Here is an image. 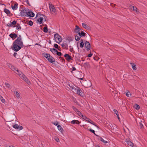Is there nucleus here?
Returning a JSON list of instances; mask_svg holds the SVG:
<instances>
[{"mask_svg":"<svg viewBox=\"0 0 147 147\" xmlns=\"http://www.w3.org/2000/svg\"><path fill=\"white\" fill-rule=\"evenodd\" d=\"M65 59L68 62H70L71 60H73L72 57L68 54H65L64 55Z\"/></svg>","mask_w":147,"mask_h":147,"instance_id":"6e6552de","label":"nucleus"},{"mask_svg":"<svg viewBox=\"0 0 147 147\" xmlns=\"http://www.w3.org/2000/svg\"><path fill=\"white\" fill-rule=\"evenodd\" d=\"M4 12L7 15H9L11 13L10 11L8 9H7L6 8H5L4 9ZM9 16H12V14H11V15H9Z\"/></svg>","mask_w":147,"mask_h":147,"instance_id":"412c9836","label":"nucleus"},{"mask_svg":"<svg viewBox=\"0 0 147 147\" xmlns=\"http://www.w3.org/2000/svg\"><path fill=\"white\" fill-rule=\"evenodd\" d=\"M81 30L80 28L78 26L76 25V28L74 30L75 33H78L80 32V31Z\"/></svg>","mask_w":147,"mask_h":147,"instance_id":"a211bd4d","label":"nucleus"},{"mask_svg":"<svg viewBox=\"0 0 147 147\" xmlns=\"http://www.w3.org/2000/svg\"><path fill=\"white\" fill-rule=\"evenodd\" d=\"M16 74L19 75L20 77H21L22 75V72H21L20 71H19V70L18 72H16Z\"/></svg>","mask_w":147,"mask_h":147,"instance_id":"49530a36","label":"nucleus"},{"mask_svg":"<svg viewBox=\"0 0 147 147\" xmlns=\"http://www.w3.org/2000/svg\"><path fill=\"white\" fill-rule=\"evenodd\" d=\"M78 115L80 117H81V116H82V114L80 111H79V112H78Z\"/></svg>","mask_w":147,"mask_h":147,"instance_id":"e2e57ef3","label":"nucleus"},{"mask_svg":"<svg viewBox=\"0 0 147 147\" xmlns=\"http://www.w3.org/2000/svg\"><path fill=\"white\" fill-rule=\"evenodd\" d=\"M85 46L86 48L87 51H89L91 48V45L89 42L86 41L85 43Z\"/></svg>","mask_w":147,"mask_h":147,"instance_id":"9b49d317","label":"nucleus"},{"mask_svg":"<svg viewBox=\"0 0 147 147\" xmlns=\"http://www.w3.org/2000/svg\"><path fill=\"white\" fill-rule=\"evenodd\" d=\"M92 55H93L92 53L91 52H90V53L88 54V56L89 57H92Z\"/></svg>","mask_w":147,"mask_h":147,"instance_id":"052dcab7","label":"nucleus"},{"mask_svg":"<svg viewBox=\"0 0 147 147\" xmlns=\"http://www.w3.org/2000/svg\"><path fill=\"white\" fill-rule=\"evenodd\" d=\"M84 67L85 68H90V65L89 63L86 62L84 63L83 65Z\"/></svg>","mask_w":147,"mask_h":147,"instance_id":"4be33fe9","label":"nucleus"},{"mask_svg":"<svg viewBox=\"0 0 147 147\" xmlns=\"http://www.w3.org/2000/svg\"><path fill=\"white\" fill-rule=\"evenodd\" d=\"M38 15H40V16H45V15L41 14L40 12H38V13L37 14L36 17L38 16Z\"/></svg>","mask_w":147,"mask_h":147,"instance_id":"8fccbe9b","label":"nucleus"},{"mask_svg":"<svg viewBox=\"0 0 147 147\" xmlns=\"http://www.w3.org/2000/svg\"><path fill=\"white\" fill-rule=\"evenodd\" d=\"M64 45L65 46V49H68V44L67 43H64Z\"/></svg>","mask_w":147,"mask_h":147,"instance_id":"3c124183","label":"nucleus"},{"mask_svg":"<svg viewBox=\"0 0 147 147\" xmlns=\"http://www.w3.org/2000/svg\"><path fill=\"white\" fill-rule=\"evenodd\" d=\"M56 54H57V55L59 56H61L63 55L61 52H59L58 51Z\"/></svg>","mask_w":147,"mask_h":147,"instance_id":"37998d69","label":"nucleus"},{"mask_svg":"<svg viewBox=\"0 0 147 147\" xmlns=\"http://www.w3.org/2000/svg\"><path fill=\"white\" fill-rule=\"evenodd\" d=\"M69 51L71 52H74V50H73V47H71L70 48V49H69ZM73 53H74V52H73Z\"/></svg>","mask_w":147,"mask_h":147,"instance_id":"0e129e2a","label":"nucleus"},{"mask_svg":"<svg viewBox=\"0 0 147 147\" xmlns=\"http://www.w3.org/2000/svg\"><path fill=\"white\" fill-rule=\"evenodd\" d=\"M26 16L30 17H33L34 16V13L32 11H27L26 13Z\"/></svg>","mask_w":147,"mask_h":147,"instance_id":"9d476101","label":"nucleus"},{"mask_svg":"<svg viewBox=\"0 0 147 147\" xmlns=\"http://www.w3.org/2000/svg\"><path fill=\"white\" fill-rule=\"evenodd\" d=\"M26 10L25 9H22L20 13V16H26Z\"/></svg>","mask_w":147,"mask_h":147,"instance_id":"2eb2a0df","label":"nucleus"},{"mask_svg":"<svg viewBox=\"0 0 147 147\" xmlns=\"http://www.w3.org/2000/svg\"><path fill=\"white\" fill-rule=\"evenodd\" d=\"M73 39L72 37L71 36H68L67 37H66V40H67L68 41V42L69 43L71 41L73 40Z\"/></svg>","mask_w":147,"mask_h":147,"instance_id":"c756f323","label":"nucleus"},{"mask_svg":"<svg viewBox=\"0 0 147 147\" xmlns=\"http://www.w3.org/2000/svg\"><path fill=\"white\" fill-rule=\"evenodd\" d=\"M28 24L30 26H32L33 24V22L32 21L30 20L28 22Z\"/></svg>","mask_w":147,"mask_h":147,"instance_id":"09e8293b","label":"nucleus"},{"mask_svg":"<svg viewBox=\"0 0 147 147\" xmlns=\"http://www.w3.org/2000/svg\"><path fill=\"white\" fill-rule=\"evenodd\" d=\"M88 122L96 126L98 128H99V127L95 124V123L92 121L91 119L89 120V121Z\"/></svg>","mask_w":147,"mask_h":147,"instance_id":"f704fd0d","label":"nucleus"},{"mask_svg":"<svg viewBox=\"0 0 147 147\" xmlns=\"http://www.w3.org/2000/svg\"><path fill=\"white\" fill-rule=\"evenodd\" d=\"M21 78L25 81L28 85H29L31 84V82L27 77L24 74L22 75L20 77Z\"/></svg>","mask_w":147,"mask_h":147,"instance_id":"39448f33","label":"nucleus"},{"mask_svg":"<svg viewBox=\"0 0 147 147\" xmlns=\"http://www.w3.org/2000/svg\"><path fill=\"white\" fill-rule=\"evenodd\" d=\"M86 38L88 40H90L91 39L90 36L88 34V36H86Z\"/></svg>","mask_w":147,"mask_h":147,"instance_id":"5fc2aeb1","label":"nucleus"},{"mask_svg":"<svg viewBox=\"0 0 147 147\" xmlns=\"http://www.w3.org/2000/svg\"><path fill=\"white\" fill-rule=\"evenodd\" d=\"M52 123L57 127L58 125H59L58 122L56 121L55 122H52Z\"/></svg>","mask_w":147,"mask_h":147,"instance_id":"ea45409f","label":"nucleus"},{"mask_svg":"<svg viewBox=\"0 0 147 147\" xmlns=\"http://www.w3.org/2000/svg\"><path fill=\"white\" fill-rule=\"evenodd\" d=\"M9 65H8L10 67V68L13 71H16L17 72H19V70L16 67L12 65L10 63L8 64Z\"/></svg>","mask_w":147,"mask_h":147,"instance_id":"f8f14e48","label":"nucleus"},{"mask_svg":"<svg viewBox=\"0 0 147 147\" xmlns=\"http://www.w3.org/2000/svg\"><path fill=\"white\" fill-rule=\"evenodd\" d=\"M9 36L12 38L13 40L18 37L17 34L14 33H11L9 35Z\"/></svg>","mask_w":147,"mask_h":147,"instance_id":"f3484780","label":"nucleus"},{"mask_svg":"<svg viewBox=\"0 0 147 147\" xmlns=\"http://www.w3.org/2000/svg\"><path fill=\"white\" fill-rule=\"evenodd\" d=\"M17 21L14 20L13 22L10 23H9L7 24V26L9 27L12 26L13 27L16 26V24H17Z\"/></svg>","mask_w":147,"mask_h":147,"instance_id":"1a4fd4ad","label":"nucleus"},{"mask_svg":"<svg viewBox=\"0 0 147 147\" xmlns=\"http://www.w3.org/2000/svg\"><path fill=\"white\" fill-rule=\"evenodd\" d=\"M50 51L53 53V52H54L56 54V53L57 52V50L55 49L54 48H53V49H51Z\"/></svg>","mask_w":147,"mask_h":147,"instance_id":"c9c22d12","label":"nucleus"},{"mask_svg":"<svg viewBox=\"0 0 147 147\" xmlns=\"http://www.w3.org/2000/svg\"><path fill=\"white\" fill-rule=\"evenodd\" d=\"M93 58L94 60H96V61H98V59H99L98 57H94Z\"/></svg>","mask_w":147,"mask_h":147,"instance_id":"bf43d9fd","label":"nucleus"},{"mask_svg":"<svg viewBox=\"0 0 147 147\" xmlns=\"http://www.w3.org/2000/svg\"><path fill=\"white\" fill-rule=\"evenodd\" d=\"M5 84L6 86L8 88H9L10 86V85L7 83H5Z\"/></svg>","mask_w":147,"mask_h":147,"instance_id":"6e6d98bb","label":"nucleus"},{"mask_svg":"<svg viewBox=\"0 0 147 147\" xmlns=\"http://www.w3.org/2000/svg\"><path fill=\"white\" fill-rule=\"evenodd\" d=\"M126 142L128 145H129L131 146H133V143L131 141H129H129H126Z\"/></svg>","mask_w":147,"mask_h":147,"instance_id":"2f4dec72","label":"nucleus"},{"mask_svg":"<svg viewBox=\"0 0 147 147\" xmlns=\"http://www.w3.org/2000/svg\"><path fill=\"white\" fill-rule=\"evenodd\" d=\"M54 37L55 41L58 44H59L61 41L62 38L57 33L55 34L54 35Z\"/></svg>","mask_w":147,"mask_h":147,"instance_id":"7ed1b4c3","label":"nucleus"},{"mask_svg":"<svg viewBox=\"0 0 147 147\" xmlns=\"http://www.w3.org/2000/svg\"><path fill=\"white\" fill-rule=\"evenodd\" d=\"M61 45L62 46L63 49H65V46L64 45V42H63V44H61Z\"/></svg>","mask_w":147,"mask_h":147,"instance_id":"4d7b16f0","label":"nucleus"},{"mask_svg":"<svg viewBox=\"0 0 147 147\" xmlns=\"http://www.w3.org/2000/svg\"><path fill=\"white\" fill-rule=\"evenodd\" d=\"M57 127L59 131H60L62 133L63 131V129L62 127L60 125H59L57 126Z\"/></svg>","mask_w":147,"mask_h":147,"instance_id":"473e14b6","label":"nucleus"},{"mask_svg":"<svg viewBox=\"0 0 147 147\" xmlns=\"http://www.w3.org/2000/svg\"><path fill=\"white\" fill-rule=\"evenodd\" d=\"M16 119V116L14 114L11 113V114L8 115L7 116V119L8 121H13V120H15Z\"/></svg>","mask_w":147,"mask_h":147,"instance_id":"20e7f679","label":"nucleus"},{"mask_svg":"<svg viewBox=\"0 0 147 147\" xmlns=\"http://www.w3.org/2000/svg\"><path fill=\"white\" fill-rule=\"evenodd\" d=\"M76 88H78V89L77 91H76V93L79 95L80 96H83L84 94L82 92L81 89L78 86H77Z\"/></svg>","mask_w":147,"mask_h":147,"instance_id":"ddd939ff","label":"nucleus"},{"mask_svg":"<svg viewBox=\"0 0 147 147\" xmlns=\"http://www.w3.org/2000/svg\"><path fill=\"white\" fill-rule=\"evenodd\" d=\"M44 18H43L44 19V21H46L47 20V17L45 16H44Z\"/></svg>","mask_w":147,"mask_h":147,"instance_id":"774afa93","label":"nucleus"},{"mask_svg":"<svg viewBox=\"0 0 147 147\" xmlns=\"http://www.w3.org/2000/svg\"><path fill=\"white\" fill-rule=\"evenodd\" d=\"M1 100V102L3 103H5V100L3 98V97L1 99H0Z\"/></svg>","mask_w":147,"mask_h":147,"instance_id":"13d9d810","label":"nucleus"},{"mask_svg":"<svg viewBox=\"0 0 147 147\" xmlns=\"http://www.w3.org/2000/svg\"><path fill=\"white\" fill-rule=\"evenodd\" d=\"M61 60V62L63 63H65V61L64 59L63 58Z\"/></svg>","mask_w":147,"mask_h":147,"instance_id":"338daca9","label":"nucleus"},{"mask_svg":"<svg viewBox=\"0 0 147 147\" xmlns=\"http://www.w3.org/2000/svg\"><path fill=\"white\" fill-rule=\"evenodd\" d=\"M84 84V86L86 88L90 87L92 86L91 82L90 80H86Z\"/></svg>","mask_w":147,"mask_h":147,"instance_id":"0eeeda50","label":"nucleus"},{"mask_svg":"<svg viewBox=\"0 0 147 147\" xmlns=\"http://www.w3.org/2000/svg\"><path fill=\"white\" fill-rule=\"evenodd\" d=\"M72 88H70V90H72V91L74 93H76V91H77L78 88H75L74 87H71Z\"/></svg>","mask_w":147,"mask_h":147,"instance_id":"72a5a7b5","label":"nucleus"},{"mask_svg":"<svg viewBox=\"0 0 147 147\" xmlns=\"http://www.w3.org/2000/svg\"><path fill=\"white\" fill-rule=\"evenodd\" d=\"M18 3L16 2L14 3V4L13 6L12 5H11V7L13 10H16L18 8Z\"/></svg>","mask_w":147,"mask_h":147,"instance_id":"aec40b11","label":"nucleus"},{"mask_svg":"<svg viewBox=\"0 0 147 147\" xmlns=\"http://www.w3.org/2000/svg\"><path fill=\"white\" fill-rule=\"evenodd\" d=\"M43 56L47 59L49 62L52 64L54 63L55 60L52 56L48 53H43Z\"/></svg>","mask_w":147,"mask_h":147,"instance_id":"f03ea898","label":"nucleus"},{"mask_svg":"<svg viewBox=\"0 0 147 147\" xmlns=\"http://www.w3.org/2000/svg\"><path fill=\"white\" fill-rule=\"evenodd\" d=\"M78 34L81 37L83 36H85L86 35V34L84 31H82L81 32H79Z\"/></svg>","mask_w":147,"mask_h":147,"instance_id":"b1692460","label":"nucleus"},{"mask_svg":"<svg viewBox=\"0 0 147 147\" xmlns=\"http://www.w3.org/2000/svg\"><path fill=\"white\" fill-rule=\"evenodd\" d=\"M88 130L90 132L93 133L94 135L96 136H98V135H97L95 132V131L94 130L92 129L91 128L89 129H88Z\"/></svg>","mask_w":147,"mask_h":147,"instance_id":"4c0bfd02","label":"nucleus"},{"mask_svg":"<svg viewBox=\"0 0 147 147\" xmlns=\"http://www.w3.org/2000/svg\"><path fill=\"white\" fill-rule=\"evenodd\" d=\"M113 111L115 113V114H116V115L117 116V118L119 120V121H120V119L119 118V114H118V112L117 111L116 109H114L113 110Z\"/></svg>","mask_w":147,"mask_h":147,"instance_id":"bb28decb","label":"nucleus"},{"mask_svg":"<svg viewBox=\"0 0 147 147\" xmlns=\"http://www.w3.org/2000/svg\"><path fill=\"white\" fill-rule=\"evenodd\" d=\"M45 26L43 28V31L45 33H47L48 31V29L47 25L45 24Z\"/></svg>","mask_w":147,"mask_h":147,"instance_id":"7c9ffc66","label":"nucleus"},{"mask_svg":"<svg viewBox=\"0 0 147 147\" xmlns=\"http://www.w3.org/2000/svg\"><path fill=\"white\" fill-rule=\"evenodd\" d=\"M71 69L72 71H71V73H72V71H75L76 70V68L75 67H72Z\"/></svg>","mask_w":147,"mask_h":147,"instance_id":"680f3d73","label":"nucleus"},{"mask_svg":"<svg viewBox=\"0 0 147 147\" xmlns=\"http://www.w3.org/2000/svg\"><path fill=\"white\" fill-rule=\"evenodd\" d=\"M71 123L72 124H80L81 122L78 120H74L71 121Z\"/></svg>","mask_w":147,"mask_h":147,"instance_id":"6ab92c4d","label":"nucleus"},{"mask_svg":"<svg viewBox=\"0 0 147 147\" xmlns=\"http://www.w3.org/2000/svg\"><path fill=\"white\" fill-rule=\"evenodd\" d=\"M81 37H79L77 35H76L75 36V39L77 41H79Z\"/></svg>","mask_w":147,"mask_h":147,"instance_id":"a19ab883","label":"nucleus"},{"mask_svg":"<svg viewBox=\"0 0 147 147\" xmlns=\"http://www.w3.org/2000/svg\"><path fill=\"white\" fill-rule=\"evenodd\" d=\"M72 100L73 101L76 103V104L78 105H80L79 103L78 102V101L76 100V99L74 97H72Z\"/></svg>","mask_w":147,"mask_h":147,"instance_id":"e433bc0d","label":"nucleus"},{"mask_svg":"<svg viewBox=\"0 0 147 147\" xmlns=\"http://www.w3.org/2000/svg\"><path fill=\"white\" fill-rule=\"evenodd\" d=\"M17 26H16V29L17 30H20L21 29V26L20 25V24H18L17 23Z\"/></svg>","mask_w":147,"mask_h":147,"instance_id":"a18cd8bd","label":"nucleus"},{"mask_svg":"<svg viewBox=\"0 0 147 147\" xmlns=\"http://www.w3.org/2000/svg\"><path fill=\"white\" fill-rule=\"evenodd\" d=\"M13 127L16 129H19L20 130H21L23 128V127L22 126L19 125L17 124L13 125Z\"/></svg>","mask_w":147,"mask_h":147,"instance_id":"dca6fc26","label":"nucleus"},{"mask_svg":"<svg viewBox=\"0 0 147 147\" xmlns=\"http://www.w3.org/2000/svg\"><path fill=\"white\" fill-rule=\"evenodd\" d=\"M110 5L112 7H114L116 5L114 4H113V3H111L110 4Z\"/></svg>","mask_w":147,"mask_h":147,"instance_id":"69168bd1","label":"nucleus"},{"mask_svg":"<svg viewBox=\"0 0 147 147\" xmlns=\"http://www.w3.org/2000/svg\"><path fill=\"white\" fill-rule=\"evenodd\" d=\"M135 109L137 110L140 109V106L137 104H136L135 105Z\"/></svg>","mask_w":147,"mask_h":147,"instance_id":"79ce46f5","label":"nucleus"},{"mask_svg":"<svg viewBox=\"0 0 147 147\" xmlns=\"http://www.w3.org/2000/svg\"><path fill=\"white\" fill-rule=\"evenodd\" d=\"M14 93L16 94V96L17 98H18L20 97V95L17 91H14Z\"/></svg>","mask_w":147,"mask_h":147,"instance_id":"58836bf2","label":"nucleus"},{"mask_svg":"<svg viewBox=\"0 0 147 147\" xmlns=\"http://www.w3.org/2000/svg\"><path fill=\"white\" fill-rule=\"evenodd\" d=\"M142 121L141 120H140V121L138 123L137 122L138 126H140V127L142 129L144 128V126L142 124Z\"/></svg>","mask_w":147,"mask_h":147,"instance_id":"a878e982","label":"nucleus"},{"mask_svg":"<svg viewBox=\"0 0 147 147\" xmlns=\"http://www.w3.org/2000/svg\"><path fill=\"white\" fill-rule=\"evenodd\" d=\"M43 18L42 17H40L36 20V22L37 23H39L40 24H42L43 23Z\"/></svg>","mask_w":147,"mask_h":147,"instance_id":"5701e85b","label":"nucleus"},{"mask_svg":"<svg viewBox=\"0 0 147 147\" xmlns=\"http://www.w3.org/2000/svg\"><path fill=\"white\" fill-rule=\"evenodd\" d=\"M133 9L134 11H137L138 9L136 6H133Z\"/></svg>","mask_w":147,"mask_h":147,"instance_id":"864d4df0","label":"nucleus"},{"mask_svg":"<svg viewBox=\"0 0 147 147\" xmlns=\"http://www.w3.org/2000/svg\"><path fill=\"white\" fill-rule=\"evenodd\" d=\"M94 144L92 142H89L87 144L86 146L87 147H94Z\"/></svg>","mask_w":147,"mask_h":147,"instance_id":"393cba45","label":"nucleus"},{"mask_svg":"<svg viewBox=\"0 0 147 147\" xmlns=\"http://www.w3.org/2000/svg\"><path fill=\"white\" fill-rule=\"evenodd\" d=\"M83 119L88 122L89 121V120H90V119L87 117L86 116L84 117V118H83Z\"/></svg>","mask_w":147,"mask_h":147,"instance_id":"c03bdc74","label":"nucleus"},{"mask_svg":"<svg viewBox=\"0 0 147 147\" xmlns=\"http://www.w3.org/2000/svg\"><path fill=\"white\" fill-rule=\"evenodd\" d=\"M54 47L55 48V49H58L59 47V46L56 44H54Z\"/></svg>","mask_w":147,"mask_h":147,"instance_id":"603ef678","label":"nucleus"},{"mask_svg":"<svg viewBox=\"0 0 147 147\" xmlns=\"http://www.w3.org/2000/svg\"><path fill=\"white\" fill-rule=\"evenodd\" d=\"M98 136L99 137V138H98V139L100 140L101 142H102L103 143L106 144V143H108L107 141H105L103 139L101 136Z\"/></svg>","mask_w":147,"mask_h":147,"instance_id":"c85d7f7f","label":"nucleus"},{"mask_svg":"<svg viewBox=\"0 0 147 147\" xmlns=\"http://www.w3.org/2000/svg\"><path fill=\"white\" fill-rule=\"evenodd\" d=\"M82 27L85 29H86L89 30H91V28L90 26H88L86 24L84 23H82Z\"/></svg>","mask_w":147,"mask_h":147,"instance_id":"4468645a","label":"nucleus"},{"mask_svg":"<svg viewBox=\"0 0 147 147\" xmlns=\"http://www.w3.org/2000/svg\"><path fill=\"white\" fill-rule=\"evenodd\" d=\"M49 7L50 11L52 14L56 13V9L53 5L49 3Z\"/></svg>","mask_w":147,"mask_h":147,"instance_id":"423d86ee","label":"nucleus"},{"mask_svg":"<svg viewBox=\"0 0 147 147\" xmlns=\"http://www.w3.org/2000/svg\"><path fill=\"white\" fill-rule=\"evenodd\" d=\"M130 65L132 66V67L133 69L134 70H136L137 68L136 67V65L134 63H131Z\"/></svg>","mask_w":147,"mask_h":147,"instance_id":"cd10ccee","label":"nucleus"},{"mask_svg":"<svg viewBox=\"0 0 147 147\" xmlns=\"http://www.w3.org/2000/svg\"><path fill=\"white\" fill-rule=\"evenodd\" d=\"M84 42H80V46L81 48H83L84 46Z\"/></svg>","mask_w":147,"mask_h":147,"instance_id":"de8ad7c7","label":"nucleus"},{"mask_svg":"<svg viewBox=\"0 0 147 147\" xmlns=\"http://www.w3.org/2000/svg\"><path fill=\"white\" fill-rule=\"evenodd\" d=\"M13 45L11 48L14 51L18 52L22 48L23 43L22 40L21 35L19 36L13 42Z\"/></svg>","mask_w":147,"mask_h":147,"instance_id":"f257e3e1","label":"nucleus"}]
</instances>
